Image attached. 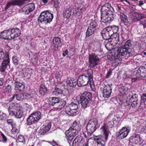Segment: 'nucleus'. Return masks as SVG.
<instances>
[{
	"label": "nucleus",
	"mask_w": 146,
	"mask_h": 146,
	"mask_svg": "<svg viewBox=\"0 0 146 146\" xmlns=\"http://www.w3.org/2000/svg\"><path fill=\"white\" fill-rule=\"evenodd\" d=\"M132 43V41L131 40H128L123 45L118 47L114 54V58L117 59H120V56L128 58L135 56Z\"/></svg>",
	"instance_id": "nucleus-1"
},
{
	"label": "nucleus",
	"mask_w": 146,
	"mask_h": 146,
	"mask_svg": "<svg viewBox=\"0 0 146 146\" xmlns=\"http://www.w3.org/2000/svg\"><path fill=\"white\" fill-rule=\"evenodd\" d=\"M93 75V70L91 69H89L87 71V75L84 74L79 75L78 79V86H84L89 84L92 89H94Z\"/></svg>",
	"instance_id": "nucleus-2"
},
{
	"label": "nucleus",
	"mask_w": 146,
	"mask_h": 146,
	"mask_svg": "<svg viewBox=\"0 0 146 146\" xmlns=\"http://www.w3.org/2000/svg\"><path fill=\"white\" fill-rule=\"evenodd\" d=\"M9 53V52H4L3 49L0 48V60H3L0 66V71L4 73L10 62Z\"/></svg>",
	"instance_id": "nucleus-3"
},
{
	"label": "nucleus",
	"mask_w": 146,
	"mask_h": 146,
	"mask_svg": "<svg viewBox=\"0 0 146 146\" xmlns=\"http://www.w3.org/2000/svg\"><path fill=\"white\" fill-rule=\"evenodd\" d=\"M92 96L91 93L84 92L80 96V100L82 108H85L89 107L92 101Z\"/></svg>",
	"instance_id": "nucleus-4"
},
{
	"label": "nucleus",
	"mask_w": 146,
	"mask_h": 146,
	"mask_svg": "<svg viewBox=\"0 0 146 146\" xmlns=\"http://www.w3.org/2000/svg\"><path fill=\"white\" fill-rule=\"evenodd\" d=\"M53 18L52 14L48 11L42 12L38 18V21L42 23H50Z\"/></svg>",
	"instance_id": "nucleus-5"
},
{
	"label": "nucleus",
	"mask_w": 146,
	"mask_h": 146,
	"mask_svg": "<svg viewBox=\"0 0 146 146\" xmlns=\"http://www.w3.org/2000/svg\"><path fill=\"white\" fill-rule=\"evenodd\" d=\"M118 118V117H114L112 118V121L111 120H107L106 121L108 122L104 123L103 126L101 128V129H102L106 140L108 139L109 135V128L110 127L112 128L114 124L117 123V121L116 120V119Z\"/></svg>",
	"instance_id": "nucleus-6"
},
{
	"label": "nucleus",
	"mask_w": 146,
	"mask_h": 146,
	"mask_svg": "<svg viewBox=\"0 0 146 146\" xmlns=\"http://www.w3.org/2000/svg\"><path fill=\"white\" fill-rule=\"evenodd\" d=\"M100 125L96 118L89 120L86 125V130L88 135H91L100 127Z\"/></svg>",
	"instance_id": "nucleus-7"
},
{
	"label": "nucleus",
	"mask_w": 146,
	"mask_h": 146,
	"mask_svg": "<svg viewBox=\"0 0 146 146\" xmlns=\"http://www.w3.org/2000/svg\"><path fill=\"white\" fill-rule=\"evenodd\" d=\"M77 103H78V102L76 100L75 101V103L72 102L66 108V112L69 115L74 116L76 115L78 113V110Z\"/></svg>",
	"instance_id": "nucleus-8"
},
{
	"label": "nucleus",
	"mask_w": 146,
	"mask_h": 146,
	"mask_svg": "<svg viewBox=\"0 0 146 146\" xmlns=\"http://www.w3.org/2000/svg\"><path fill=\"white\" fill-rule=\"evenodd\" d=\"M129 15L132 19V22H133L139 21L146 18V14L139 13L133 10L130 11Z\"/></svg>",
	"instance_id": "nucleus-9"
},
{
	"label": "nucleus",
	"mask_w": 146,
	"mask_h": 146,
	"mask_svg": "<svg viewBox=\"0 0 146 146\" xmlns=\"http://www.w3.org/2000/svg\"><path fill=\"white\" fill-rule=\"evenodd\" d=\"M88 63L90 68H94L100 63V59L97 55L92 53L89 55Z\"/></svg>",
	"instance_id": "nucleus-10"
},
{
	"label": "nucleus",
	"mask_w": 146,
	"mask_h": 146,
	"mask_svg": "<svg viewBox=\"0 0 146 146\" xmlns=\"http://www.w3.org/2000/svg\"><path fill=\"white\" fill-rule=\"evenodd\" d=\"M101 15H103L108 14L113 15L114 10L111 4L109 3H105L101 9Z\"/></svg>",
	"instance_id": "nucleus-11"
},
{
	"label": "nucleus",
	"mask_w": 146,
	"mask_h": 146,
	"mask_svg": "<svg viewBox=\"0 0 146 146\" xmlns=\"http://www.w3.org/2000/svg\"><path fill=\"white\" fill-rule=\"evenodd\" d=\"M129 141V145L131 146H139L143 143L142 138L140 137L139 135L138 134L131 137Z\"/></svg>",
	"instance_id": "nucleus-12"
},
{
	"label": "nucleus",
	"mask_w": 146,
	"mask_h": 146,
	"mask_svg": "<svg viewBox=\"0 0 146 146\" xmlns=\"http://www.w3.org/2000/svg\"><path fill=\"white\" fill-rule=\"evenodd\" d=\"M86 140L87 141L86 139ZM72 146H88V145L86 141H85V139L80 135H78L73 141Z\"/></svg>",
	"instance_id": "nucleus-13"
},
{
	"label": "nucleus",
	"mask_w": 146,
	"mask_h": 146,
	"mask_svg": "<svg viewBox=\"0 0 146 146\" xmlns=\"http://www.w3.org/2000/svg\"><path fill=\"white\" fill-rule=\"evenodd\" d=\"M34 4L30 3L26 5L19 10V12L26 15H28L35 9Z\"/></svg>",
	"instance_id": "nucleus-14"
},
{
	"label": "nucleus",
	"mask_w": 146,
	"mask_h": 146,
	"mask_svg": "<svg viewBox=\"0 0 146 146\" xmlns=\"http://www.w3.org/2000/svg\"><path fill=\"white\" fill-rule=\"evenodd\" d=\"M78 133L77 131H74V130H73L70 128L66 131L65 133L66 138L69 144L71 143L74 137L76 136Z\"/></svg>",
	"instance_id": "nucleus-15"
},
{
	"label": "nucleus",
	"mask_w": 146,
	"mask_h": 146,
	"mask_svg": "<svg viewBox=\"0 0 146 146\" xmlns=\"http://www.w3.org/2000/svg\"><path fill=\"white\" fill-rule=\"evenodd\" d=\"M10 39H14L19 36L21 34V31L17 28H10L9 29Z\"/></svg>",
	"instance_id": "nucleus-16"
},
{
	"label": "nucleus",
	"mask_w": 146,
	"mask_h": 146,
	"mask_svg": "<svg viewBox=\"0 0 146 146\" xmlns=\"http://www.w3.org/2000/svg\"><path fill=\"white\" fill-rule=\"evenodd\" d=\"M120 18L122 24H123L127 27H129L130 26L131 23L130 20L128 18L124 13H121Z\"/></svg>",
	"instance_id": "nucleus-17"
},
{
	"label": "nucleus",
	"mask_w": 146,
	"mask_h": 146,
	"mask_svg": "<svg viewBox=\"0 0 146 146\" xmlns=\"http://www.w3.org/2000/svg\"><path fill=\"white\" fill-rule=\"evenodd\" d=\"M51 123L49 122L46 125H43L41 126L38 131V135L41 136L44 135L49 131L51 127Z\"/></svg>",
	"instance_id": "nucleus-18"
},
{
	"label": "nucleus",
	"mask_w": 146,
	"mask_h": 146,
	"mask_svg": "<svg viewBox=\"0 0 146 146\" xmlns=\"http://www.w3.org/2000/svg\"><path fill=\"white\" fill-rule=\"evenodd\" d=\"M108 27L103 29L101 30L100 33L103 38L106 40H109V39H111L112 40L113 38H111L112 35L110 33V31H109Z\"/></svg>",
	"instance_id": "nucleus-19"
},
{
	"label": "nucleus",
	"mask_w": 146,
	"mask_h": 146,
	"mask_svg": "<svg viewBox=\"0 0 146 146\" xmlns=\"http://www.w3.org/2000/svg\"><path fill=\"white\" fill-rule=\"evenodd\" d=\"M25 3L24 0H13L8 3L6 4L5 8V10H7L11 5L13 6L17 5L20 6L23 5Z\"/></svg>",
	"instance_id": "nucleus-20"
},
{
	"label": "nucleus",
	"mask_w": 146,
	"mask_h": 146,
	"mask_svg": "<svg viewBox=\"0 0 146 146\" xmlns=\"http://www.w3.org/2000/svg\"><path fill=\"white\" fill-rule=\"evenodd\" d=\"M108 27L109 29L110 33L112 35L111 38H113V37H117L118 34H119V27L118 26L113 25L111 26H108Z\"/></svg>",
	"instance_id": "nucleus-21"
},
{
	"label": "nucleus",
	"mask_w": 146,
	"mask_h": 146,
	"mask_svg": "<svg viewBox=\"0 0 146 146\" xmlns=\"http://www.w3.org/2000/svg\"><path fill=\"white\" fill-rule=\"evenodd\" d=\"M130 130L125 127H123L119 130L118 132V137L119 139H122L126 137L129 133Z\"/></svg>",
	"instance_id": "nucleus-22"
},
{
	"label": "nucleus",
	"mask_w": 146,
	"mask_h": 146,
	"mask_svg": "<svg viewBox=\"0 0 146 146\" xmlns=\"http://www.w3.org/2000/svg\"><path fill=\"white\" fill-rule=\"evenodd\" d=\"M21 106L19 104L16 102L11 103L10 104L9 109V114H13L12 113L14 111H16L21 109Z\"/></svg>",
	"instance_id": "nucleus-23"
},
{
	"label": "nucleus",
	"mask_w": 146,
	"mask_h": 146,
	"mask_svg": "<svg viewBox=\"0 0 146 146\" xmlns=\"http://www.w3.org/2000/svg\"><path fill=\"white\" fill-rule=\"evenodd\" d=\"M136 76L138 78H145L146 76V67L140 66L137 70Z\"/></svg>",
	"instance_id": "nucleus-24"
},
{
	"label": "nucleus",
	"mask_w": 146,
	"mask_h": 146,
	"mask_svg": "<svg viewBox=\"0 0 146 146\" xmlns=\"http://www.w3.org/2000/svg\"><path fill=\"white\" fill-rule=\"evenodd\" d=\"M113 19V15H102L101 22L107 24V23H110Z\"/></svg>",
	"instance_id": "nucleus-25"
},
{
	"label": "nucleus",
	"mask_w": 146,
	"mask_h": 146,
	"mask_svg": "<svg viewBox=\"0 0 146 146\" xmlns=\"http://www.w3.org/2000/svg\"><path fill=\"white\" fill-rule=\"evenodd\" d=\"M67 84L69 86L73 88H75L77 85L78 86V81L77 80L72 78H68L66 81Z\"/></svg>",
	"instance_id": "nucleus-26"
},
{
	"label": "nucleus",
	"mask_w": 146,
	"mask_h": 146,
	"mask_svg": "<svg viewBox=\"0 0 146 146\" xmlns=\"http://www.w3.org/2000/svg\"><path fill=\"white\" fill-rule=\"evenodd\" d=\"M15 89L17 92L22 91L25 88L24 85L20 82L19 80L17 79L15 80Z\"/></svg>",
	"instance_id": "nucleus-27"
},
{
	"label": "nucleus",
	"mask_w": 146,
	"mask_h": 146,
	"mask_svg": "<svg viewBox=\"0 0 146 146\" xmlns=\"http://www.w3.org/2000/svg\"><path fill=\"white\" fill-rule=\"evenodd\" d=\"M10 34L9 29L7 30H4L0 33V41L3 40H9L10 39Z\"/></svg>",
	"instance_id": "nucleus-28"
},
{
	"label": "nucleus",
	"mask_w": 146,
	"mask_h": 146,
	"mask_svg": "<svg viewBox=\"0 0 146 146\" xmlns=\"http://www.w3.org/2000/svg\"><path fill=\"white\" fill-rule=\"evenodd\" d=\"M53 42L52 46L54 48L60 47L62 45L60 38L59 37L54 38L53 40Z\"/></svg>",
	"instance_id": "nucleus-29"
},
{
	"label": "nucleus",
	"mask_w": 146,
	"mask_h": 146,
	"mask_svg": "<svg viewBox=\"0 0 146 146\" xmlns=\"http://www.w3.org/2000/svg\"><path fill=\"white\" fill-rule=\"evenodd\" d=\"M88 27L96 31L98 28L97 21H96L95 19L91 20Z\"/></svg>",
	"instance_id": "nucleus-30"
},
{
	"label": "nucleus",
	"mask_w": 146,
	"mask_h": 146,
	"mask_svg": "<svg viewBox=\"0 0 146 146\" xmlns=\"http://www.w3.org/2000/svg\"><path fill=\"white\" fill-rule=\"evenodd\" d=\"M38 121H36L34 117L30 115L29 117L27 118L26 120L27 124L28 125H30L34 124Z\"/></svg>",
	"instance_id": "nucleus-31"
},
{
	"label": "nucleus",
	"mask_w": 146,
	"mask_h": 146,
	"mask_svg": "<svg viewBox=\"0 0 146 146\" xmlns=\"http://www.w3.org/2000/svg\"><path fill=\"white\" fill-rule=\"evenodd\" d=\"M59 98L55 97H51L49 98V103L50 105L52 106H55L58 103L60 100Z\"/></svg>",
	"instance_id": "nucleus-32"
},
{
	"label": "nucleus",
	"mask_w": 146,
	"mask_h": 146,
	"mask_svg": "<svg viewBox=\"0 0 146 146\" xmlns=\"http://www.w3.org/2000/svg\"><path fill=\"white\" fill-rule=\"evenodd\" d=\"M12 113L13 114H9L11 116H15V117L18 118H21L23 115V112L20 110L14 111Z\"/></svg>",
	"instance_id": "nucleus-33"
},
{
	"label": "nucleus",
	"mask_w": 146,
	"mask_h": 146,
	"mask_svg": "<svg viewBox=\"0 0 146 146\" xmlns=\"http://www.w3.org/2000/svg\"><path fill=\"white\" fill-rule=\"evenodd\" d=\"M113 39L116 41L115 43H118L119 44H121L125 40V37H123L122 35L120 36L119 35V34H118L117 37H113Z\"/></svg>",
	"instance_id": "nucleus-34"
},
{
	"label": "nucleus",
	"mask_w": 146,
	"mask_h": 146,
	"mask_svg": "<svg viewBox=\"0 0 146 146\" xmlns=\"http://www.w3.org/2000/svg\"><path fill=\"white\" fill-rule=\"evenodd\" d=\"M31 115L38 121L41 118V113L40 111H34Z\"/></svg>",
	"instance_id": "nucleus-35"
},
{
	"label": "nucleus",
	"mask_w": 146,
	"mask_h": 146,
	"mask_svg": "<svg viewBox=\"0 0 146 146\" xmlns=\"http://www.w3.org/2000/svg\"><path fill=\"white\" fill-rule=\"evenodd\" d=\"M128 89L124 86H121L119 88V91L121 95H127L128 93Z\"/></svg>",
	"instance_id": "nucleus-36"
},
{
	"label": "nucleus",
	"mask_w": 146,
	"mask_h": 146,
	"mask_svg": "<svg viewBox=\"0 0 146 146\" xmlns=\"http://www.w3.org/2000/svg\"><path fill=\"white\" fill-rule=\"evenodd\" d=\"M71 9L70 7H69L64 11L63 12L64 17L67 19L69 18L71 15Z\"/></svg>",
	"instance_id": "nucleus-37"
},
{
	"label": "nucleus",
	"mask_w": 146,
	"mask_h": 146,
	"mask_svg": "<svg viewBox=\"0 0 146 146\" xmlns=\"http://www.w3.org/2000/svg\"><path fill=\"white\" fill-rule=\"evenodd\" d=\"M66 104V102L65 101L60 100L58 103L56 105V108L58 110H60Z\"/></svg>",
	"instance_id": "nucleus-38"
},
{
	"label": "nucleus",
	"mask_w": 146,
	"mask_h": 146,
	"mask_svg": "<svg viewBox=\"0 0 146 146\" xmlns=\"http://www.w3.org/2000/svg\"><path fill=\"white\" fill-rule=\"evenodd\" d=\"M70 129L74 130V131H77L78 133L80 129V127L79 123L76 121H74L72 123V126L70 128Z\"/></svg>",
	"instance_id": "nucleus-39"
},
{
	"label": "nucleus",
	"mask_w": 146,
	"mask_h": 146,
	"mask_svg": "<svg viewBox=\"0 0 146 146\" xmlns=\"http://www.w3.org/2000/svg\"><path fill=\"white\" fill-rule=\"evenodd\" d=\"M39 92L40 95L44 96L47 92V89L43 84L40 85L39 88Z\"/></svg>",
	"instance_id": "nucleus-40"
},
{
	"label": "nucleus",
	"mask_w": 146,
	"mask_h": 146,
	"mask_svg": "<svg viewBox=\"0 0 146 146\" xmlns=\"http://www.w3.org/2000/svg\"><path fill=\"white\" fill-rule=\"evenodd\" d=\"M95 141L97 143L96 146H105V142L104 141L100 138H97L95 139Z\"/></svg>",
	"instance_id": "nucleus-41"
},
{
	"label": "nucleus",
	"mask_w": 146,
	"mask_h": 146,
	"mask_svg": "<svg viewBox=\"0 0 146 146\" xmlns=\"http://www.w3.org/2000/svg\"><path fill=\"white\" fill-rule=\"evenodd\" d=\"M95 31L88 27L86 32V37H89L93 34Z\"/></svg>",
	"instance_id": "nucleus-42"
},
{
	"label": "nucleus",
	"mask_w": 146,
	"mask_h": 146,
	"mask_svg": "<svg viewBox=\"0 0 146 146\" xmlns=\"http://www.w3.org/2000/svg\"><path fill=\"white\" fill-rule=\"evenodd\" d=\"M112 84H105L103 92H106L112 90V88L111 87Z\"/></svg>",
	"instance_id": "nucleus-43"
},
{
	"label": "nucleus",
	"mask_w": 146,
	"mask_h": 146,
	"mask_svg": "<svg viewBox=\"0 0 146 146\" xmlns=\"http://www.w3.org/2000/svg\"><path fill=\"white\" fill-rule=\"evenodd\" d=\"M78 12H79L80 14H83V13L86 10L85 7L82 5L78 7L77 8Z\"/></svg>",
	"instance_id": "nucleus-44"
},
{
	"label": "nucleus",
	"mask_w": 146,
	"mask_h": 146,
	"mask_svg": "<svg viewBox=\"0 0 146 146\" xmlns=\"http://www.w3.org/2000/svg\"><path fill=\"white\" fill-rule=\"evenodd\" d=\"M52 94L56 95H58L62 93V91L61 89L57 87L55 88L54 90L52 92Z\"/></svg>",
	"instance_id": "nucleus-45"
},
{
	"label": "nucleus",
	"mask_w": 146,
	"mask_h": 146,
	"mask_svg": "<svg viewBox=\"0 0 146 146\" xmlns=\"http://www.w3.org/2000/svg\"><path fill=\"white\" fill-rule=\"evenodd\" d=\"M17 140L19 142H23L25 143V140L24 136L20 135H19L17 137Z\"/></svg>",
	"instance_id": "nucleus-46"
},
{
	"label": "nucleus",
	"mask_w": 146,
	"mask_h": 146,
	"mask_svg": "<svg viewBox=\"0 0 146 146\" xmlns=\"http://www.w3.org/2000/svg\"><path fill=\"white\" fill-rule=\"evenodd\" d=\"M129 101L131 102H133L134 101L138 102V96L136 94L131 96L129 99Z\"/></svg>",
	"instance_id": "nucleus-47"
},
{
	"label": "nucleus",
	"mask_w": 146,
	"mask_h": 146,
	"mask_svg": "<svg viewBox=\"0 0 146 146\" xmlns=\"http://www.w3.org/2000/svg\"><path fill=\"white\" fill-rule=\"evenodd\" d=\"M111 92V90L108 92H103V97L105 98H108L110 97Z\"/></svg>",
	"instance_id": "nucleus-48"
},
{
	"label": "nucleus",
	"mask_w": 146,
	"mask_h": 146,
	"mask_svg": "<svg viewBox=\"0 0 146 146\" xmlns=\"http://www.w3.org/2000/svg\"><path fill=\"white\" fill-rule=\"evenodd\" d=\"M51 3L53 4L54 7L57 8L59 6V3L57 0H51Z\"/></svg>",
	"instance_id": "nucleus-49"
},
{
	"label": "nucleus",
	"mask_w": 146,
	"mask_h": 146,
	"mask_svg": "<svg viewBox=\"0 0 146 146\" xmlns=\"http://www.w3.org/2000/svg\"><path fill=\"white\" fill-rule=\"evenodd\" d=\"M105 46L106 48L108 51H111L112 48V44L110 42H108V41L107 44H105Z\"/></svg>",
	"instance_id": "nucleus-50"
},
{
	"label": "nucleus",
	"mask_w": 146,
	"mask_h": 146,
	"mask_svg": "<svg viewBox=\"0 0 146 146\" xmlns=\"http://www.w3.org/2000/svg\"><path fill=\"white\" fill-rule=\"evenodd\" d=\"M13 63L15 65H17L18 64V60L17 56H14L12 57Z\"/></svg>",
	"instance_id": "nucleus-51"
},
{
	"label": "nucleus",
	"mask_w": 146,
	"mask_h": 146,
	"mask_svg": "<svg viewBox=\"0 0 146 146\" xmlns=\"http://www.w3.org/2000/svg\"><path fill=\"white\" fill-rule=\"evenodd\" d=\"M141 102L144 103L146 101V93H143L141 96Z\"/></svg>",
	"instance_id": "nucleus-52"
},
{
	"label": "nucleus",
	"mask_w": 146,
	"mask_h": 146,
	"mask_svg": "<svg viewBox=\"0 0 146 146\" xmlns=\"http://www.w3.org/2000/svg\"><path fill=\"white\" fill-rule=\"evenodd\" d=\"M140 24L142 25L144 28H146V20L145 19H142L140 21Z\"/></svg>",
	"instance_id": "nucleus-53"
},
{
	"label": "nucleus",
	"mask_w": 146,
	"mask_h": 146,
	"mask_svg": "<svg viewBox=\"0 0 146 146\" xmlns=\"http://www.w3.org/2000/svg\"><path fill=\"white\" fill-rule=\"evenodd\" d=\"M112 71L111 69H110L107 72L106 75V78H109L112 74Z\"/></svg>",
	"instance_id": "nucleus-54"
},
{
	"label": "nucleus",
	"mask_w": 146,
	"mask_h": 146,
	"mask_svg": "<svg viewBox=\"0 0 146 146\" xmlns=\"http://www.w3.org/2000/svg\"><path fill=\"white\" fill-rule=\"evenodd\" d=\"M13 120L12 119H8L7 121V123L11 125V126H13Z\"/></svg>",
	"instance_id": "nucleus-55"
},
{
	"label": "nucleus",
	"mask_w": 146,
	"mask_h": 146,
	"mask_svg": "<svg viewBox=\"0 0 146 146\" xmlns=\"http://www.w3.org/2000/svg\"><path fill=\"white\" fill-rule=\"evenodd\" d=\"M16 98V99L19 101H21L22 100L23 98H22L21 94L17 95L15 94Z\"/></svg>",
	"instance_id": "nucleus-56"
},
{
	"label": "nucleus",
	"mask_w": 146,
	"mask_h": 146,
	"mask_svg": "<svg viewBox=\"0 0 146 146\" xmlns=\"http://www.w3.org/2000/svg\"><path fill=\"white\" fill-rule=\"evenodd\" d=\"M131 104V106L133 108H135L136 107L138 104V102L134 101V102H132Z\"/></svg>",
	"instance_id": "nucleus-57"
},
{
	"label": "nucleus",
	"mask_w": 146,
	"mask_h": 146,
	"mask_svg": "<svg viewBox=\"0 0 146 146\" xmlns=\"http://www.w3.org/2000/svg\"><path fill=\"white\" fill-rule=\"evenodd\" d=\"M11 86L9 85H8L5 88L6 90L9 92H11Z\"/></svg>",
	"instance_id": "nucleus-58"
},
{
	"label": "nucleus",
	"mask_w": 146,
	"mask_h": 146,
	"mask_svg": "<svg viewBox=\"0 0 146 146\" xmlns=\"http://www.w3.org/2000/svg\"><path fill=\"white\" fill-rule=\"evenodd\" d=\"M123 8V7H121V6H119L118 5L117 6V10L120 13V14H121V13H122L121 12V9Z\"/></svg>",
	"instance_id": "nucleus-59"
},
{
	"label": "nucleus",
	"mask_w": 146,
	"mask_h": 146,
	"mask_svg": "<svg viewBox=\"0 0 146 146\" xmlns=\"http://www.w3.org/2000/svg\"><path fill=\"white\" fill-rule=\"evenodd\" d=\"M1 135L4 141V142H6L7 141V139L6 137L3 133L1 134Z\"/></svg>",
	"instance_id": "nucleus-60"
},
{
	"label": "nucleus",
	"mask_w": 146,
	"mask_h": 146,
	"mask_svg": "<svg viewBox=\"0 0 146 146\" xmlns=\"http://www.w3.org/2000/svg\"><path fill=\"white\" fill-rule=\"evenodd\" d=\"M113 115V114L112 113L110 114L107 117V118L106 119V120H111V116Z\"/></svg>",
	"instance_id": "nucleus-61"
},
{
	"label": "nucleus",
	"mask_w": 146,
	"mask_h": 146,
	"mask_svg": "<svg viewBox=\"0 0 146 146\" xmlns=\"http://www.w3.org/2000/svg\"><path fill=\"white\" fill-rule=\"evenodd\" d=\"M68 51L67 49L65 50L62 54V55L64 56H65L66 55L68 54Z\"/></svg>",
	"instance_id": "nucleus-62"
},
{
	"label": "nucleus",
	"mask_w": 146,
	"mask_h": 146,
	"mask_svg": "<svg viewBox=\"0 0 146 146\" xmlns=\"http://www.w3.org/2000/svg\"><path fill=\"white\" fill-rule=\"evenodd\" d=\"M15 97H16L15 94L13 95V96L9 99V101L10 102L12 101L15 98Z\"/></svg>",
	"instance_id": "nucleus-63"
},
{
	"label": "nucleus",
	"mask_w": 146,
	"mask_h": 146,
	"mask_svg": "<svg viewBox=\"0 0 146 146\" xmlns=\"http://www.w3.org/2000/svg\"><path fill=\"white\" fill-rule=\"evenodd\" d=\"M142 130L144 132L146 133V124L144 126H143Z\"/></svg>",
	"instance_id": "nucleus-64"
}]
</instances>
